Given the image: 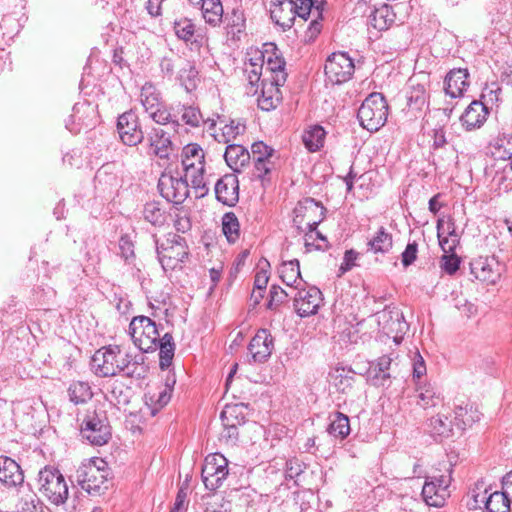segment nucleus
<instances>
[{"label": "nucleus", "mask_w": 512, "mask_h": 512, "mask_svg": "<svg viewBox=\"0 0 512 512\" xmlns=\"http://www.w3.org/2000/svg\"><path fill=\"white\" fill-rule=\"evenodd\" d=\"M140 102L146 113L160 107L164 103L160 91L149 82L145 83L141 88Z\"/></svg>", "instance_id": "obj_40"}, {"label": "nucleus", "mask_w": 512, "mask_h": 512, "mask_svg": "<svg viewBox=\"0 0 512 512\" xmlns=\"http://www.w3.org/2000/svg\"><path fill=\"white\" fill-rule=\"evenodd\" d=\"M240 224L238 218L233 212H227L222 217V231L230 243H234L239 238Z\"/></svg>", "instance_id": "obj_49"}, {"label": "nucleus", "mask_w": 512, "mask_h": 512, "mask_svg": "<svg viewBox=\"0 0 512 512\" xmlns=\"http://www.w3.org/2000/svg\"><path fill=\"white\" fill-rule=\"evenodd\" d=\"M119 249L122 258H124L126 262H130L135 258L134 243L129 235L125 234L120 237Z\"/></svg>", "instance_id": "obj_62"}, {"label": "nucleus", "mask_w": 512, "mask_h": 512, "mask_svg": "<svg viewBox=\"0 0 512 512\" xmlns=\"http://www.w3.org/2000/svg\"><path fill=\"white\" fill-rule=\"evenodd\" d=\"M284 84H276L273 80H262L261 89L257 94L258 107L263 111L274 110L282 100L280 87Z\"/></svg>", "instance_id": "obj_21"}, {"label": "nucleus", "mask_w": 512, "mask_h": 512, "mask_svg": "<svg viewBox=\"0 0 512 512\" xmlns=\"http://www.w3.org/2000/svg\"><path fill=\"white\" fill-rule=\"evenodd\" d=\"M279 275L282 282L293 288V291L301 287L304 282L301 278L300 264L297 259L283 261L279 267Z\"/></svg>", "instance_id": "obj_32"}, {"label": "nucleus", "mask_w": 512, "mask_h": 512, "mask_svg": "<svg viewBox=\"0 0 512 512\" xmlns=\"http://www.w3.org/2000/svg\"><path fill=\"white\" fill-rule=\"evenodd\" d=\"M81 434L92 445L106 444L111 438V427L105 412H88L81 426Z\"/></svg>", "instance_id": "obj_8"}, {"label": "nucleus", "mask_w": 512, "mask_h": 512, "mask_svg": "<svg viewBox=\"0 0 512 512\" xmlns=\"http://www.w3.org/2000/svg\"><path fill=\"white\" fill-rule=\"evenodd\" d=\"M158 190L163 198L174 204H182L189 195L188 183L182 177L162 174Z\"/></svg>", "instance_id": "obj_14"}, {"label": "nucleus", "mask_w": 512, "mask_h": 512, "mask_svg": "<svg viewBox=\"0 0 512 512\" xmlns=\"http://www.w3.org/2000/svg\"><path fill=\"white\" fill-rule=\"evenodd\" d=\"M329 419L330 424L327 428L329 435L343 440L350 434V422L347 415L337 411L332 413Z\"/></svg>", "instance_id": "obj_37"}, {"label": "nucleus", "mask_w": 512, "mask_h": 512, "mask_svg": "<svg viewBox=\"0 0 512 512\" xmlns=\"http://www.w3.org/2000/svg\"><path fill=\"white\" fill-rule=\"evenodd\" d=\"M221 420L224 430L222 438L235 441L238 438V426L245 423V416L238 405L226 406L221 412Z\"/></svg>", "instance_id": "obj_19"}, {"label": "nucleus", "mask_w": 512, "mask_h": 512, "mask_svg": "<svg viewBox=\"0 0 512 512\" xmlns=\"http://www.w3.org/2000/svg\"><path fill=\"white\" fill-rule=\"evenodd\" d=\"M129 334L135 344L145 353L158 348L160 334L154 321L147 316H136L129 324Z\"/></svg>", "instance_id": "obj_5"}, {"label": "nucleus", "mask_w": 512, "mask_h": 512, "mask_svg": "<svg viewBox=\"0 0 512 512\" xmlns=\"http://www.w3.org/2000/svg\"><path fill=\"white\" fill-rule=\"evenodd\" d=\"M297 4L293 0H272L270 15L272 21L283 31L290 29L297 16Z\"/></svg>", "instance_id": "obj_16"}, {"label": "nucleus", "mask_w": 512, "mask_h": 512, "mask_svg": "<svg viewBox=\"0 0 512 512\" xmlns=\"http://www.w3.org/2000/svg\"><path fill=\"white\" fill-rule=\"evenodd\" d=\"M247 74L248 85L246 87V94L250 96H256L258 94V82L261 79L262 65L256 63H250L245 68Z\"/></svg>", "instance_id": "obj_52"}, {"label": "nucleus", "mask_w": 512, "mask_h": 512, "mask_svg": "<svg viewBox=\"0 0 512 512\" xmlns=\"http://www.w3.org/2000/svg\"><path fill=\"white\" fill-rule=\"evenodd\" d=\"M418 245L416 242L408 243L402 253V264L405 267L411 265L417 258Z\"/></svg>", "instance_id": "obj_64"}, {"label": "nucleus", "mask_w": 512, "mask_h": 512, "mask_svg": "<svg viewBox=\"0 0 512 512\" xmlns=\"http://www.w3.org/2000/svg\"><path fill=\"white\" fill-rule=\"evenodd\" d=\"M418 392V405L422 408L427 409L434 407L440 401V395L436 392L435 388L431 384H424L417 388Z\"/></svg>", "instance_id": "obj_50"}, {"label": "nucleus", "mask_w": 512, "mask_h": 512, "mask_svg": "<svg viewBox=\"0 0 512 512\" xmlns=\"http://www.w3.org/2000/svg\"><path fill=\"white\" fill-rule=\"evenodd\" d=\"M471 272L476 279L494 285L500 279V265L495 258H479L471 264Z\"/></svg>", "instance_id": "obj_20"}, {"label": "nucleus", "mask_w": 512, "mask_h": 512, "mask_svg": "<svg viewBox=\"0 0 512 512\" xmlns=\"http://www.w3.org/2000/svg\"><path fill=\"white\" fill-rule=\"evenodd\" d=\"M69 400L75 405L87 403L92 397V388L88 382L73 381L68 388Z\"/></svg>", "instance_id": "obj_44"}, {"label": "nucleus", "mask_w": 512, "mask_h": 512, "mask_svg": "<svg viewBox=\"0 0 512 512\" xmlns=\"http://www.w3.org/2000/svg\"><path fill=\"white\" fill-rule=\"evenodd\" d=\"M274 169V162L272 160H260L254 162L253 177L264 182L270 181V173Z\"/></svg>", "instance_id": "obj_55"}, {"label": "nucleus", "mask_w": 512, "mask_h": 512, "mask_svg": "<svg viewBox=\"0 0 512 512\" xmlns=\"http://www.w3.org/2000/svg\"><path fill=\"white\" fill-rule=\"evenodd\" d=\"M367 245L375 254H386L393 247V236L384 226H381L368 241Z\"/></svg>", "instance_id": "obj_35"}, {"label": "nucleus", "mask_w": 512, "mask_h": 512, "mask_svg": "<svg viewBox=\"0 0 512 512\" xmlns=\"http://www.w3.org/2000/svg\"><path fill=\"white\" fill-rule=\"evenodd\" d=\"M454 421L450 419L448 413L440 412L429 419L428 428L431 435L435 438H449L454 435Z\"/></svg>", "instance_id": "obj_30"}, {"label": "nucleus", "mask_w": 512, "mask_h": 512, "mask_svg": "<svg viewBox=\"0 0 512 512\" xmlns=\"http://www.w3.org/2000/svg\"><path fill=\"white\" fill-rule=\"evenodd\" d=\"M216 199L229 207L239 200V181L235 174H226L215 184Z\"/></svg>", "instance_id": "obj_17"}, {"label": "nucleus", "mask_w": 512, "mask_h": 512, "mask_svg": "<svg viewBox=\"0 0 512 512\" xmlns=\"http://www.w3.org/2000/svg\"><path fill=\"white\" fill-rule=\"evenodd\" d=\"M226 20L227 26L230 29L229 33L235 35L243 31L245 27V18L242 11L234 9L231 15L227 16Z\"/></svg>", "instance_id": "obj_58"}, {"label": "nucleus", "mask_w": 512, "mask_h": 512, "mask_svg": "<svg viewBox=\"0 0 512 512\" xmlns=\"http://www.w3.org/2000/svg\"><path fill=\"white\" fill-rule=\"evenodd\" d=\"M274 52L267 56V69L271 72L270 80L276 81V84H285L287 80V73L285 71V60L280 57L276 51L277 48L274 44H270Z\"/></svg>", "instance_id": "obj_38"}, {"label": "nucleus", "mask_w": 512, "mask_h": 512, "mask_svg": "<svg viewBox=\"0 0 512 512\" xmlns=\"http://www.w3.org/2000/svg\"><path fill=\"white\" fill-rule=\"evenodd\" d=\"M328 247V241L321 232L314 230L312 233L309 231L305 234V248L306 252H310L313 248L316 250H324Z\"/></svg>", "instance_id": "obj_54"}, {"label": "nucleus", "mask_w": 512, "mask_h": 512, "mask_svg": "<svg viewBox=\"0 0 512 512\" xmlns=\"http://www.w3.org/2000/svg\"><path fill=\"white\" fill-rule=\"evenodd\" d=\"M201 6L205 22L213 27L223 20V6L220 0H204Z\"/></svg>", "instance_id": "obj_42"}, {"label": "nucleus", "mask_w": 512, "mask_h": 512, "mask_svg": "<svg viewBox=\"0 0 512 512\" xmlns=\"http://www.w3.org/2000/svg\"><path fill=\"white\" fill-rule=\"evenodd\" d=\"M427 98L425 85L420 83L411 84L407 92V105L409 109L421 112L427 104Z\"/></svg>", "instance_id": "obj_45"}, {"label": "nucleus", "mask_w": 512, "mask_h": 512, "mask_svg": "<svg viewBox=\"0 0 512 512\" xmlns=\"http://www.w3.org/2000/svg\"><path fill=\"white\" fill-rule=\"evenodd\" d=\"M0 482L8 487H16L24 482L20 465L10 457L0 456Z\"/></svg>", "instance_id": "obj_24"}, {"label": "nucleus", "mask_w": 512, "mask_h": 512, "mask_svg": "<svg viewBox=\"0 0 512 512\" xmlns=\"http://www.w3.org/2000/svg\"><path fill=\"white\" fill-rule=\"evenodd\" d=\"M378 323L382 330L388 336H392L396 343H400L403 335L408 330V324L404 319L403 313L397 309L384 310L378 316Z\"/></svg>", "instance_id": "obj_15"}, {"label": "nucleus", "mask_w": 512, "mask_h": 512, "mask_svg": "<svg viewBox=\"0 0 512 512\" xmlns=\"http://www.w3.org/2000/svg\"><path fill=\"white\" fill-rule=\"evenodd\" d=\"M388 104L381 93H371L358 109L357 118L361 126L370 131H378L386 122Z\"/></svg>", "instance_id": "obj_3"}, {"label": "nucleus", "mask_w": 512, "mask_h": 512, "mask_svg": "<svg viewBox=\"0 0 512 512\" xmlns=\"http://www.w3.org/2000/svg\"><path fill=\"white\" fill-rule=\"evenodd\" d=\"M144 219L153 226H163L166 221L165 212L161 204L156 201L147 202L143 208Z\"/></svg>", "instance_id": "obj_46"}, {"label": "nucleus", "mask_w": 512, "mask_h": 512, "mask_svg": "<svg viewBox=\"0 0 512 512\" xmlns=\"http://www.w3.org/2000/svg\"><path fill=\"white\" fill-rule=\"evenodd\" d=\"M250 154L254 162L260 160H272L274 149L262 141H259L252 144Z\"/></svg>", "instance_id": "obj_57"}, {"label": "nucleus", "mask_w": 512, "mask_h": 512, "mask_svg": "<svg viewBox=\"0 0 512 512\" xmlns=\"http://www.w3.org/2000/svg\"><path fill=\"white\" fill-rule=\"evenodd\" d=\"M39 492L54 505L66 503L69 495L68 485L59 469L47 465L38 473Z\"/></svg>", "instance_id": "obj_2"}, {"label": "nucleus", "mask_w": 512, "mask_h": 512, "mask_svg": "<svg viewBox=\"0 0 512 512\" xmlns=\"http://www.w3.org/2000/svg\"><path fill=\"white\" fill-rule=\"evenodd\" d=\"M447 474H437L425 477L421 496L426 505L440 508L445 505L449 496L448 488L452 481V469L447 467Z\"/></svg>", "instance_id": "obj_6"}, {"label": "nucleus", "mask_w": 512, "mask_h": 512, "mask_svg": "<svg viewBox=\"0 0 512 512\" xmlns=\"http://www.w3.org/2000/svg\"><path fill=\"white\" fill-rule=\"evenodd\" d=\"M77 484L91 496H100L109 489L110 470L101 458H92L76 470Z\"/></svg>", "instance_id": "obj_1"}, {"label": "nucleus", "mask_w": 512, "mask_h": 512, "mask_svg": "<svg viewBox=\"0 0 512 512\" xmlns=\"http://www.w3.org/2000/svg\"><path fill=\"white\" fill-rule=\"evenodd\" d=\"M288 296H290V294L287 293L285 290H283L281 287L273 285L270 288V292H269V301L267 303L268 309L272 310V309L276 308Z\"/></svg>", "instance_id": "obj_63"}, {"label": "nucleus", "mask_w": 512, "mask_h": 512, "mask_svg": "<svg viewBox=\"0 0 512 512\" xmlns=\"http://www.w3.org/2000/svg\"><path fill=\"white\" fill-rule=\"evenodd\" d=\"M460 258L454 253L444 254L440 259L441 269L448 275H453L460 267Z\"/></svg>", "instance_id": "obj_61"}, {"label": "nucleus", "mask_w": 512, "mask_h": 512, "mask_svg": "<svg viewBox=\"0 0 512 512\" xmlns=\"http://www.w3.org/2000/svg\"><path fill=\"white\" fill-rule=\"evenodd\" d=\"M488 110L480 101H472L461 115L460 120L467 130L480 127L486 120Z\"/></svg>", "instance_id": "obj_28"}, {"label": "nucleus", "mask_w": 512, "mask_h": 512, "mask_svg": "<svg viewBox=\"0 0 512 512\" xmlns=\"http://www.w3.org/2000/svg\"><path fill=\"white\" fill-rule=\"evenodd\" d=\"M147 141L153 155L160 159H168L174 151L170 135L162 128H152L147 135Z\"/></svg>", "instance_id": "obj_23"}, {"label": "nucleus", "mask_w": 512, "mask_h": 512, "mask_svg": "<svg viewBox=\"0 0 512 512\" xmlns=\"http://www.w3.org/2000/svg\"><path fill=\"white\" fill-rule=\"evenodd\" d=\"M177 108L182 112L181 120L184 124L192 128H197L200 127L202 123H205L202 113L198 107L179 104ZM206 123H209V129H212L216 125L215 121L210 119H208Z\"/></svg>", "instance_id": "obj_39"}, {"label": "nucleus", "mask_w": 512, "mask_h": 512, "mask_svg": "<svg viewBox=\"0 0 512 512\" xmlns=\"http://www.w3.org/2000/svg\"><path fill=\"white\" fill-rule=\"evenodd\" d=\"M183 180H186L187 183L188 180H190L192 187L195 190L200 191L201 196H203L208 191L204 181V170H195V172L185 171V178H183Z\"/></svg>", "instance_id": "obj_60"}, {"label": "nucleus", "mask_w": 512, "mask_h": 512, "mask_svg": "<svg viewBox=\"0 0 512 512\" xmlns=\"http://www.w3.org/2000/svg\"><path fill=\"white\" fill-rule=\"evenodd\" d=\"M354 68V62L346 52H337L327 58L324 72L330 83L342 84L352 77Z\"/></svg>", "instance_id": "obj_10"}, {"label": "nucleus", "mask_w": 512, "mask_h": 512, "mask_svg": "<svg viewBox=\"0 0 512 512\" xmlns=\"http://www.w3.org/2000/svg\"><path fill=\"white\" fill-rule=\"evenodd\" d=\"M173 30L179 40L190 44L191 49L202 46L203 36L197 31L191 19L187 17L176 18L173 21Z\"/></svg>", "instance_id": "obj_22"}, {"label": "nucleus", "mask_w": 512, "mask_h": 512, "mask_svg": "<svg viewBox=\"0 0 512 512\" xmlns=\"http://www.w3.org/2000/svg\"><path fill=\"white\" fill-rule=\"evenodd\" d=\"M153 238L159 261L164 270L175 269L188 257L189 251L184 237L169 233L161 244L158 243L156 235Z\"/></svg>", "instance_id": "obj_4"}, {"label": "nucleus", "mask_w": 512, "mask_h": 512, "mask_svg": "<svg viewBox=\"0 0 512 512\" xmlns=\"http://www.w3.org/2000/svg\"><path fill=\"white\" fill-rule=\"evenodd\" d=\"M325 207L313 198L299 201L294 208V225L301 231L312 233L325 218Z\"/></svg>", "instance_id": "obj_7"}, {"label": "nucleus", "mask_w": 512, "mask_h": 512, "mask_svg": "<svg viewBox=\"0 0 512 512\" xmlns=\"http://www.w3.org/2000/svg\"><path fill=\"white\" fill-rule=\"evenodd\" d=\"M469 73L467 69H453L445 77V92L452 98L463 95L469 86Z\"/></svg>", "instance_id": "obj_25"}, {"label": "nucleus", "mask_w": 512, "mask_h": 512, "mask_svg": "<svg viewBox=\"0 0 512 512\" xmlns=\"http://www.w3.org/2000/svg\"><path fill=\"white\" fill-rule=\"evenodd\" d=\"M510 501L504 491H495L485 502L487 512H510Z\"/></svg>", "instance_id": "obj_48"}, {"label": "nucleus", "mask_w": 512, "mask_h": 512, "mask_svg": "<svg viewBox=\"0 0 512 512\" xmlns=\"http://www.w3.org/2000/svg\"><path fill=\"white\" fill-rule=\"evenodd\" d=\"M294 291V308L300 317H308L318 312L322 303V293L317 287H299Z\"/></svg>", "instance_id": "obj_13"}, {"label": "nucleus", "mask_w": 512, "mask_h": 512, "mask_svg": "<svg viewBox=\"0 0 512 512\" xmlns=\"http://www.w3.org/2000/svg\"><path fill=\"white\" fill-rule=\"evenodd\" d=\"M245 130V126L240 124L239 122H235L234 120L230 121V123L225 124L221 128V132L214 135L215 139L218 142L229 144L234 141L238 135L243 133Z\"/></svg>", "instance_id": "obj_51"}, {"label": "nucleus", "mask_w": 512, "mask_h": 512, "mask_svg": "<svg viewBox=\"0 0 512 512\" xmlns=\"http://www.w3.org/2000/svg\"><path fill=\"white\" fill-rule=\"evenodd\" d=\"M326 132L320 125L310 126L302 135V140L305 147L310 152H316L323 147Z\"/></svg>", "instance_id": "obj_41"}, {"label": "nucleus", "mask_w": 512, "mask_h": 512, "mask_svg": "<svg viewBox=\"0 0 512 512\" xmlns=\"http://www.w3.org/2000/svg\"><path fill=\"white\" fill-rule=\"evenodd\" d=\"M274 349L273 337L267 329H260L251 339L248 350L254 362L264 363Z\"/></svg>", "instance_id": "obj_18"}, {"label": "nucleus", "mask_w": 512, "mask_h": 512, "mask_svg": "<svg viewBox=\"0 0 512 512\" xmlns=\"http://www.w3.org/2000/svg\"><path fill=\"white\" fill-rule=\"evenodd\" d=\"M159 365L162 370L168 369L174 357L175 344L170 333H165L158 341Z\"/></svg>", "instance_id": "obj_43"}, {"label": "nucleus", "mask_w": 512, "mask_h": 512, "mask_svg": "<svg viewBox=\"0 0 512 512\" xmlns=\"http://www.w3.org/2000/svg\"><path fill=\"white\" fill-rule=\"evenodd\" d=\"M182 165L184 171L195 172V170H205L203 149L196 143L186 145L182 150Z\"/></svg>", "instance_id": "obj_26"}, {"label": "nucleus", "mask_w": 512, "mask_h": 512, "mask_svg": "<svg viewBox=\"0 0 512 512\" xmlns=\"http://www.w3.org/2000/svg\"><path fill=\"white\" fill-rule=\"evenodd\" d=\"M117 130L121 141L127 146H137L144 140V132L136 113L132 110L118 117Z\"/></svg>", "instance_id": "obj_12"}, {"label": "nucleus", "mask_w": 512, "mask_h": 512, "mask_svg": "<svg viewBox=\"0 0 512 512\" xmlns=\"http://www.w3.org/2000/svg\"><path fill=\"white\" fill-rule=\"evenodd\" d=\"M118 356L120 347L118 345L103 347L95 352L91 358L90 365L96 375L100 377H111L118 374Z\"/></svg>", "instance_id": "obj_11"}, {"label": "nucleus", "mask_w": 512, "mask_h": 512, "mask_svg": "<svg viewBox=\"0 0 512 512\" xmlns=\"http://www.w3.org/2000/svg\"><path fill=\"white\" fill-rule=\"evenodd\" d=\"M493 155L502 160H508L512 157V134H503L498 137L494 145Z\"/></svg>", "instance_id": "obj_53"}, {"label": "nucleus", "mask_w": 512, "mask_h": 512, "mask_svg": "<svg viewBox=\"0 0 512 512\" xmlns=\"http://www.w3.org/2000/svg\"><path fill=\"white\" fill-rule=\"evenodd\" d=\"M393 358L390 355H383L372 363L368 374L374 385L385 386L391 378Z\"/></svg>", "instance_id": "obj_27"}, {"label": "nucleus", "mask_w": 512, "mask_h": 512, "mask_svg": "<svg viewBox=\"0 0 512 512\" xmlns=\"http://www.w3.org/2000/svg\"><path fill=\"white\" fill-rule=\"evenodd\" d=\"M480 420V414L476 408L466 403L456 405L454 409V425L458 430H465Z\"/></svg>", "instance_id": "obj_34"}, {"label": "nucleus", "mask_w": 512, "mask_h": 512, "mask_svg": "<svg viewBox=\"0 0 512 512\" xmlns=\"http://www.w3.org/2000/svg\"><path fill=\"white\" fill-rule=\"evenodd\" d=\"M143 358L139 355L126 353L124 356H118V374L123 372L125 376L140 379L144 377L145 368L141 365Z\"/></svg>", "instance_id": "obj_31"}, {"label": "nucleus", "mask_w": 512, "mask_h": 512, "mask_svg": "<svg viewBox=\"0 0 512 512\" xmlns=\"http://www.w3.org/2000/svg\"><path fill=\"white\" fill-rule=\"evenodd\" d=\"M173 109V107L169 109L164 103H162L160 107L151 110L147 114L149 118L158 125L172 124L174 127H178L180 123L176 116L172 114L171 110Z\"/></svg>", "instance_id": "obj_47"}, {"label": "nucleus", "mask_w": 512, "mask_h": 512, "mask_svg": "<svg viewBox=\"0 0 512 512\" xmlns=\"http://www.w3.org/2000/svg\"><path fill=\"white\" fill-rule=\"evenodd\" d=\"M355 373L345 368L337 369V375L335 377V386L337 389L345 393L348 389L352 388L354 383Z\"/></svg>", "instance_id": "obj_56"}, {"label": "nucleus", "mask_w": 512, "mask_h": 512, "mask_svg": "<svg viewBox=\"0 0 512 512\" xmlns=\"http://www.w3.org/2000/svg\"><path fill=\"white\" fill-rule=\"evenodd\" d=\"M305 465L297 458H291L286 462L285 476L287 479H292L298 485V477L304 472Z\"/></svg>", "instance_id": "obj_59"}, {"label": "nucleus", "mask_w": 512, "mask_h": 512, "mask_svg": "<svg viewBox=\"0 0 512 512\" xmlns=\"http://www.w3.org/2000/svg\"><path fill=\"white\" fill-rule=\"evenodd\" d=\"M395 22V13L387 4L375 8L368 16V26L377 31L387 30Z\"/></svg>", "instance_id": "obj_33"}, {"label": "nucleus", "mask_w": 512, "mask_h": 512, "mask_svg": "<svg viewBox=\"0 0 512 512\" xmlns=\"http://www.w3.org/2000/svg\"><path fill=\"white\" fill-rule=\"evenodd\" d=\"M228 475V461L219 453L208 455L202 467V480L206 489L215 491Z\"/></svg>", "instance_id": "obj_9"}, {"label": "nucleus", "mask_w": 512, "mask_h": 512, "mask_svg": "<svg viewBox=\"0 0 512 512\" xmlns=\"http://www.w3.org/2000/svg\"><path fill=\"white\" fill-rule=\"evenodd\" d=\"M177 80L186 92L194 91L200 82L195 65L190 61H184L178 72Z\"/></svg>", "instance_id": "obj_36"}, {"label": "nucleus", "mask_w": 512, "mask_h": 512, "mask_svg": "<svg viewBox=\"0 0 512 512\" xmlns=\"http://www.w3.org/2000/svg\"><path fill=\"white\" fill-rule=\"evenodd\" d=\"M227 165L235 172H240L250 159V152L240 144H228L224 153Z\"/></svg>", "instance_id": "obj_29"}]
</instances>
